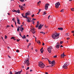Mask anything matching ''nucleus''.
I'll return each instance as SVG.
<instances>
[{"mask_svg":"<svg viewBox=\"0 0 74 74\" xmlns=\"http://www.w3.org/2000/svg\"><path fill=\"white\" fill-rule=\"evenodd\" d=\"M52 37L53 39H58L59 37V34L56 33L52 35Z\"/></svg>","mask_w":74,"mask_h":74,"instance_id":"obj_1","label":"nucleus"},{"mask_svg":"<svg viewBox=\"0 0 74 74\" xmlns=\"http://www.w3.org/2000/svg\"><path fill=\"white\" fill-rule=\"evenodd\" d=\"M38 66L41 68H44L45 65H44V64L42 62H39Z\"/></svg>","mask_w":74,"mask_h":74,"instance_id":"obj_2","label":"nucleus"},{"mask_svg":"<svg viewBox=\"0 0 74 74\" xmlns=\"http://www.w3.org/2000/svg\"><path fill=\"white\" fill-rule=\"evenodd\" d=\"M26 64L27 66H29V65H30V63L29 62V59L25 60L23 64Z\"/></svg>","mask_w":74,"mask_h":74,"instance_id":"obj_3","label":"nucleus"},{"mask_svg":"<svg viewBox=\"0 0 74 74\" xmlns=\"http://www.w3.org/2000/svg\"><path fill=\"white\" fill-rule=\"evenodd\" d=\"M69 65V63L68 62L64 64L63 66V69H67V66Z\"/></svg>","mask_w":74,"mask_h":74,"instance_id":"obj_4","label":"nucleus"},{"mask_svg":"<svg viewBox=\"0 0 74 74\" xmlns=\"http://www.w3.org/2000/svg\"><path fill=\"white\" fill-rule=\"evenodd\" d=\"M52 49V47L51 46L49 47L47 49V50L49 53H51V49Z\"/></svg>","mask_w":74,"mask_h":74,"instance_id":"obj_5","label":"nucleus"},{"mask_svg":"<svg viewBox=\"0 0 74 74\" xmlns=\"http://www.w3.org/2000/svg\"><path fill=\"white\" fill-rule=\"evenodd\" d=\"M60 5V3L59 2L56 3L55 4L56 8H59V5Z\"/></svg>","mask_w":74,"mask_h":74,"instance_id":"obj_6","label":"nucleus"},{"mask_svg":"<svg viewBox=\"0 0 74 74\" xmlns=\"http://www.w3.org/2000/svg\"><path fill=\"white\" fill-rule=\"evenodd\" d=\"M48 6H49V5L48 3H47L45 5V9L46 10H48Z\"/></svg>","mask_w":74,"mask_h":74,"instance_id":"obj_7","label":"nucleus"},{"mask_svg":"<svg viewBox=\"0 0 74 74\" xmlns=\"http://www.w3.org/2000/svg\"><path fill=\"white\" fill-rule=\"evenodd\" d=\"M44 26V25H41V24H40L39 25L38 29H41L42 28V26Z\"/></svg>","mask_w":74,"mask_h":74,"instance_id":"obj_8","label":"nucleus"},{"mask_svg":"<svg viewBox=\"0 0 74 74\" xmlns=\"http://www.w3.org/2000/svg\"><path fill=\"white\" fill-rule=\"evenodd\" d=\"M31 30L32 33L33 34H35L36 32H35V30L34 29H32Z\"/></svg>","mask_w":74,"mask_h":74,"instance_id":"obj_9","label":"nucleus"},{"mask_svg":"<svg viewBox=\"0 0 74 74\" xmlns=\"http://www.w3.org/2000/svg\"><path fill=\"white\" fill-rule=\"evenodd\" d=\"M12 11H13V12H15L16 13H18V14H19V13H20V11H19V10H17L16 11V10H14V11L12 10Z\"/></svg>","mask_w":74,"mask_h":74,"instance_id":"obj_10","label":"nucleus"},{"mask_svg":"<svg viewBox=\"0 0 74 74\" xmlns=\"http://www.w3.org/2000/svg\"><path fill=\"white\" fill-rule=\"evenodd\" d=\"M42 59H46L48 60L49 62V64H52V62H51V61H50V60H49V59H48L47 58H42Z\"/></svg>","mask_w":74,"mask_h":74,"instance_id":"obj_11","label":"nucleus"},{"mask_svg":"<svg viewBox=\"0 0 74 74\" xmlns=\"http://www.w3.org/2000/svg\"><path fill=\"white\" fill-rule=\"evenodd\" d=\"M21 72H22V71L17 72L16 73H14V74H20Z\"/></svg>","mask_w":74,"mask_h":74,"instance_id":"obj_12","label":"nucleus"},{"mask_svg":"<svg viewBox=\"0 0 74 74\" xmlns=\"http://www.w3.org/2000/svg\"><path fill=\"white\" fill-rule=\"evenodd\" d=\"M40 51H41V52L42 53L44 51V50H43V48H42L40 49Z\"/></svg>","mask_w":74,"mask_h":74,"instance_id":"obj_13","label":"nucleus"},{"mask_svg":"<svg viewBox=\"0 0 74 74\" xmlns=\"http://www.w3.org/2000/svg\"><path fill=\"white\" fill-rule=\"evenodd\" d=\"M40 51H41V52L42 53L44 51V50H43V48H42L40 49Z\"/></svg>","mask_w":74,"mask_h":74,"instance_id":"obj_14","label":"nucleus"},{"mask_svg":"<svg viewBox=\"0 0 74 74\" xmlns=\"http://www.w3.org/2000/svg\"><path fill=\"white\" fill-rule=\"evenodd\" d=\"M66 56V55H63L62 54L61 55V58H64V56Z\"/></svg>","mask_w":74,"mask_h":74,"instance_id":"obj_15","label":"nucleus"},{"mask_svg":"<svg viewBox=\"0 0 74 74\" xmlns=\"http://www.w3.org/2000/svg\"><path fill=\"white\" fill-rule=\"evenodd\" d=\"M59 47H60V45H57L56 46V48H57L58 49V48H59Z\"/></svg>","mask_w":74,"mask_h":74,"instance_id":"obj_16","label":"nucleus"},{"mask_svg":"<svg viewBox=\"0 0 74 74\" xmlns=\"http://www.w3.org/2000/svg\"><path fill=\"white\" fill-rule=\"evenodd\" d=\"M17 21H18L17 22V23L18 24H19V25H20L21 24V23H20L19 22H20V21H19V20L17 19Z\"/></svg>","mask_w":74,"mask_h":74,"instance_id":"obj_17","label":"nucleus"},{"mask_svg":"<svg viewBox=\"0 0 74 74\" xmlns=\"http://www.w3.org/2000/svg\"><path fill=\"white\" fill-rule=\"evenodd\" d=\"M20 30L21 32H22L23 31V30H24V29H23V28L21 27V28L20 29Z\"/></svg>","mask_w":74,"mask_h":74,"instance_id":"obj_18","label":"nucleus"},{"mask_svg":"<svg viewBox=\"0 0 74 74\" xmlns=\"http://www.w3.org/2000/svg\"><path fill=\"white\" fill-rule=\"evenodd\" d=\"M58 30H63V28H58Z\"/></svg>","mask_w":74,"mask_h":74,"instance_id":"obj_19","label":"nucleus"},{"mask_svg":"<svg viewBox=\"0 0 74 74\" xmlns=\"http://www.w3.org/2000/svg\"><path fill=\"white\" fill-rule=\"evenodd\" d=\"M11 39H13L14 40H16V39L14 37H12Z\"/></svg>","mask_w":74,"mask_h":74,"instance_id":"obj_20","label":"nucleus"},{"mask_svg":"<svg viewBox=\"0 0 74 74\" xmlns=\"http://www.w3.org/2000/svg\"><path fill=\"white\" fill-rule=\"evenodd\" d=\"M29 13H28V12H27L25 14V15L27 17V15H29Z\"/></svg>","mask_w":74,"mask_h":74,"instance_id":"obj_21","label":"nucleus"},{"mask_svg":"<svg viewBox=\"0 0 74 74\" xmlns=\"http://www.w3.org/2000/svg\"><path fill=\"white\" fill-rule=\"evenodd\" d=\"M23 18H26L27 19H29V18H28L25 15V16H24L23 17Z\"/></svg>","mask_w":74,"mask_h":74,"instance_id":"obj_22","label":"nucleus"},{"mask_svg":"<svg viewBox=\"0 0 74 74\" xmlns=\"http://www.w3.org/2000/svg\"><path fill=\"white\" fill-rule=\"evenodd\" d=\"M39 26V24H37L36 26V27H38Z\"/></svg>","mask_w":74,"mask_h":74,"instance_id":"obj_23","label":"nucleus"},{"mask_svg":"<svg viewBox=\"0 0 74 74\" xmlns=\"http://www.w3.org/2000/svg\"><path fill=\"white\" fill-rule=\"evenodd\" d=\"M55 63V61H53L51 62V64H53Z\"/></svg>","mask_w":74,"mask_h":74,"instance_id":"obj_24","label":"nucleus"},{"mask_svg":"<svg viewBox=\"0 0 74 74\" xmlns=\"http://www.w3.org/2000/svg\"><path fill=\"white\" fill-rule=\"evenodd\" d=\"M40 33H42V34H45V32H40Z\"/></svg>","mask_w":74,"mask_h":74,"instance_id":"obj_25","label":"nucleus"},{"mask_svg":"<svg viewBox=\"0 0 74 74\" xmlns=\"http://www.w3.org/2000/svg\"><path fill=\"white\" fill-rule=\"evenodd\" d=\"M23 38H25H25H26V36H25V35H24L23 36Z\"/></svg>","mask_w":74,"mask_h":74,"instance_id":"obj_26","label":"nucleus"},{"mask_svg":"<svg viewBox=\"0 0 74 74\" xmlns=\"http://www.w3.org/2000/svg\"><path fill=\"white\" fill-rule=\"evenodd\" d=\"M37 43H38V44H39V43H40V44L41 43V42H40V40L37 41Z\"/></svg>","mask_w":74,"mask_h":74,"instance_id":"obj_27","label":"nucleus"},{"mask_svg":"<svg viewBox=\"0 0 74 74\" xmlns=\"http://www.w3.org/2000/svg\"><path fill=\"white\" fill-rule=\"evenodd\" d=\"M28 19L27 20V22H30V21L29 20V18H28Z\"/></svg>","mask_w":74,"mask_h":74,"instance_id":"obj_28","label":"nucleus"},{"mask_svg":"<svg viewBox=\"0 0 74 74\" xmlns=\"http://www.w3.org/2000/svg\"><path fill=\"white\" fill-rule=\"evenodd\" d=\"M41 3V1H39V2H38V4H39L40 5V3Z\"/></svg>","mask_w":74,"mask_h":74,"instance_id":"obj_29","label":"nucleus"},{"mask_svg":"<svg viewBox=\"0 0 74 74\" xmlns=\"http://www.w3.org/2000/svg\"><path fill=\"white\" fill-rule=\"evenodd\" d=\"M71 11H74V8H71Z\"/></svg>","mask_w":74,"mask_h":74,"instance_id":"obj_30","label":"nucleus"},{"mask_svg":"<svg viewBox=\"0 0 74 74\" xmlns=\"http://www.w3.org/2000/svg\"><path fill=\"white\" fill-rule=\"evenodd\" d=\"M64 12V9H62L60 11V12Z\"/></svg>","mask_w":74,"mask_h":74,"instance_id":"obj_31","label":"nucleus"},{"mask_svg":"<svg viewBox=\"0 0 74 74\" xmlns=\"http://www.w3.org/2000/svg\"><path fill=\"white\" fill-rule=\"evenodd\" d=\"M16 52H18V53L19 52V50H18V49L16 50Z\"/></svg>","mask_w":74,"mask_h":74,"instance_id":"obj_32","label":"nucleus"},{"mask_svg":"<svg viewBox=\"0 0 74 74\" xmlns=\"http://www.w3.org/2000/svg\"><path fill=\"white\" fill-rule=\"evenodd\" d=\"M7 36H6L5 35V39H7Z\"/></svg>","mask_w":74,"mask_h":74,"instance_id":"obj_33","label":"nucleus"},{"mask_svg":"<svg viewBox=\"0 0 74 74\" xmlns=\"http://www.w3.org/2000/svg\"><path fill=\"white\" fill-rule=\"evenodd\" d=\"M20 1H21V2H23L24 1V0H19Z\"/></svg>","mask_w":74,"mask_h":74,"instance_id":"obj_34","label":"nucleus"},{"mask_svg":"<svg viewBox=\"0 0 74 74\" xmlns=\"http://www.w3.org/2000/svg\"><path fill=\"white\" fill-rule=\"evenodd\" d=\"M53 58H57V55H56L55 56H53Z\"/></svg>","mask_w":74,"mask_h":74,"instance_id":"obj_35","label":"nucleus"},{"mask_svg":"<svg viewBox=\"0 0 74 74\" xmlns=\"http://www.w3.org/2000/svg\"><path fill=\"white\" fill-rule=\"evenodd\" d=\"M36 19L34 18H32V21H36Z\"/></svg>","mask_w":74,"mask_h":74,"instance_id":"obj_36","label":"nucleus"},{"mask_svg":"<svg viewBox=\"0 0 74 74\" xmlns=\"http://www.w3.org/2000/svg\"><path fill=\"white\" fill-rule=\"evenodd\" d=\"M69 34L67 33V34H66V35L67 36H69Z\"/></svg>","mask_w":74,"mask_h":74,"instance_id":"obj_37","label":"nucleus"},{"mask_svg":"<svg viewBox=\"0 0 74 74\" xmlns=\"http://www.w3.org/2000/svg\"><path fill=\"white\" fill-rule=\"evenodd\" d=\"M44 15H45V14H47V13H46V12H44Z\"/></svg>","mask_w":74,"mask_h":74,"instance_id":"obj_38","label":"nucleus"},{"mask_svg":"<svg viewBox=\"0 0 74 74\" xmlns=\"http://www.w3.org/2000/svg\"><path fill=\"white\" fill-rule=\"evenodd\" d=\"M39 23H40V22L39 21H38L37 22V24H38V25H39Z\"/></svg>","mask_w":74,"mask_h":74,"instance_id":"obj_39","label":"nucleus"},{"mask_svg":"<svg viewBox=\"0 0 74 74\" xmlns=\"http://www.w3.org/2000/svg\"><path fill=\"white\" fill-rule=\"evenodd\" d=\"M21 40H20V39H19H19H17V42H19V41H20Z\"/></svg>","mask_w":74,"mask_h":74,"instance_id":"obj_40","label":"nucleus"},{"mask_svg":"<svg viewBox=\"0 0 74 74\" xmlns=\"http://www.w3.org/2000/svg\"><path fill=\"white\" fill-rule=\"evenodd\" d=\"M13 74L12 73V72L10 71V74Z\"/></svg>","mask_w":74,"mask_h":74,"instance_id":"obj_41","label":"nucleus"},{"mask_svg":"<svg viewBox=\"0 0 74 74\" xmlns=\"http://www.w3.org/2000/svg\"><path fill=\"white\" fill-rule=\"evenodd\" d=\"M59 45V43L58 42L57 43V45Z\"/></svg>","mask_w":74,"mask_h":74,"instance_id":"obj_42","label":"nucleus"},{"mask_svg":"<svg viewBox=\"0 0 74 74\" xmlns=\"http://www.w3.org/2000/svg\"><path fill=\"white\" fill-rule=\"evenodd\" d=\"M30 45H31V43H30L29 44V45H28V48H29V47L30 46Z\"/></svg>","mask_w":74,"mask_h":74,"instance_id":"obj_43","label":"nucleus"},{"mask_svg":"<svg viewBox=\"0 0 74 74\" xmlns=\"http://www.w3.org/2000/svg\"><path fill=\"white\" fill-rule=\"evenodd\" d=\"M32 16V18H33V17L34 16V14H33V15Z\"/></svg>","mask_w":74,"mask_h":74,"instance_id":"obj_44","label":"nucleus"},{"mask_svg":"<svg viewBox=\"0 0 74 74\" xmlns=\"http://www.w3.org/2000/svg\"><path fill=\"white\" fill-rule=\"evenodd\" d=\"M19 30V28H18L17 29V32H18Z\"/></svg>","mask_w":74,"mask_h":74,"instance_id":"obj_45","label":"nucleus"},{"mask_svg":"<svg viewBox=\"0 0 74 74\" xmlns=\"http://www.w3.org/2000/svg\"><path fill=\"white\" fill-rule=\"evenodd\" d=\"M10 27V26L8 25H7V26H6V27Z\"/></svg>","mask_w":74,"mask_h":74,"instance_id":"obj_46","label":"nucleus"},{"mask_svg":"<svg viewBox=\"0 0 74 74\" xmlns=\"http://www.w3.org/2000/svg\"><path fill=\"white\" fill-rule=\"evenodd\" d=\"M62 42H63L61 41L60 42V44H62Z\"/></svg>","mask_w":74,"mask_h":74,"instance_id":"obj_47","label":"nucleus"},{"mask_svg":"<svg viewBox=\"0 0 74 74\" xmlns=\"http://www.w3.org/2000/svg\"><path fill=\"white\" fill-rule=\"evenodd\" d=\"M29 67H28L27 68L26 70H29Z\"/></svg>","mask_w":74,"mask_h":74,"instance_id":"obj_48","label":"nucleus"},{"mask_svg":"<svg viewBox=\"0 0 74 74\" xmlns=\"http://www.w3.org/2000/svg\"><path fill=\"white\" fill-rule=\"evenodd\" d=\"M13 22H16V21H15V20L14 19V20H13Z\"/></svg>","mask_w":74,"mask_h":74,"instance_id":"obj_49","label":"nucleus"},{"mask_svg":"<svg viewBox=\"0 0 74 74\" xmlns=\"http://www.w3.org/2000/svg\"><path fill=\"white\" fill-rule=\"evenodd\" d=\"M50 16H49L48 17V19H49V18H50Z\"/></svg>","mask_w":74,"mask_h":74,"instance_id":"obj_50","label":"nucleus"},{"mask_svg":"<svg viewBox=\"0 0 74 74\" xmlns=\"http://www.w3.org/2000/svg\"><path fill=\"white\" fill-rule=\"evenodd\" d=\"M15 19V18H13L12 19V21H14V19Z\"/></svg>","mask_w":74,"mask_h":74,"instance_id":"obj_51","label":"nucleus"},{"mask_svg":"<svg viewBox=\"0 0 74 74\" xmlns=\"http://www.w3.org/2000/svg\"><path fill=\"white\" fill-rule=\"evenodd\" d=\"M32 23H33V24H34V23H35L34 21H32Z\"/></svg>","mask_w":74,"mask_h":74,"instance_id":"obj_52","label":"nucleus"},{"mask_svg":"<svg viewBox=\"0 0 74 74\" xmlns=\"http://www.w3.org/2000/svg\"><path fill=\"white\" fill-rule=\"evenodd\" d=\"M8 57L9 58H11V56H8Z\"/></svg>","mask_w":74,"mask_h":74,"instance_id":"obj_53","label":"nucleus"},{"mask_svg":"<svg viewBox=\"0 0 74 74\" xmlns=\"http://www.w3.org/2000/svg\"><path fill=\"white\" fill-rule=\"evenodd\" d=\"M71 32L72 33H74V31H71Z\"/></svg>","mask_w":74,"mask_h":74,"instance_id":"obj_54","label":"nucleus"},{"mask_svg":"<svg viewBox=\"0 0 74 74\" xmlns=\"http://www.w3.org/2000/svg\"><path fill=\"white\" fill-rule=\"evenodd\" d=\"M19 35L20 36H21V32H20V34Z\"/></svg>","mask_w":74,"mask_h":74,"instance_id":"obj_55","label":"nucleus"},{"mask_svg":"<svg viewBox=\"0 0 74 74\" xmlns=\"http://www.w3.org/2000/svg\"><path fill=\"white\" fill-rule=\"evenodd\" d=\"M42 45H43V46L44 45V42H43Z\"/></svg>","mask_w":74,"mask_h":74,"instance_id":"obj_56","label":"nucleus"},{"mask_svg":"<svg viewBox=\"0 0 74 74\" xmlns=\"http://www.w3.org/2000/svg\"><path fill=\"white\" fill-rule=\"evenodd\" d=\"M21 14L22 15V16H23V17L24 16H23V14Z\"/></svg>","mask_w":74,"mask_h":74,"instance_id":"obj_57","label":"nucleus"},{"mask_svg":"<svg viewBox=\"0 0 74 74\" xmlns=\"http://www.w3.org/2000/svg\"><path fill=\"white\" fill-rule=\"evenodd\" d=\"M41 9H39V12H40V11H41Z\"/></svg>","mask_w":74,"mask_h":74,"instance_id":"obj_58","label":"nucleus"},{"mask_svg":"<svg viewBox=\"0 0 74 74\" xmlns=\"http://www.w3.org/2000/svg\"><path fill=\"white\" fill-rule=\"evenodd\" d=\"M63 46H62V45H61L60 46V48H61V47H63Z\"/></svg>","mask_w":74,"mask_h":74,"instance_id":"obj_59","label":"nucleus"},{"mask_svg":"<svg viewBox=\"0 0 74 74\" xmlns=\"http://www.w3.org/2000/svg\"><path fill=\"white\" fill-rule=\"evenodd\" d=\"M8 15H10V13H8Z\"/></svg>","mask_w":74,"mask_h":74,"instance_id":"obj_60","label":"nucleus"},{"mask_svg":"<svg viewBox=\"0 0 74 74\" xmlns=\"http://www.w3.org/2000/svg\"><path fill=\"white\" fill-rule=\"evenodd\" d=\"M53 66V65H51V66H50V67H52V66Z\"/></svg>","mask_w":74,"mask_h":74,"instance_id":"obj_61","label":"nucleus"},{"mask_svg":"<svg viewBox=\"0 0 74 74\" xmlns=\"http://www.w3.org/2000/svg\"><path fill=\"white\" fill-rule=\"evenodd\" d=\"M67 40H69V39H70V38H67V39H66Z\"/></svg>","mask_w":74,"mask_h":74,"instance_id":"obj_62","label":"nucleus"},{"mask_svg":"<svg viewBox=\"0 0 74 74\" xmlns=\"http://www.w3.org/2000/svg\"><path fill=\"white\" fill-rule=\"evenodd\" d=\"M45 74H48V72H45Z\"/></svg>","mask_w":74,"mask_h":74,"instance_id":"obj_63","label":"nucleus"},{"mask_svg":"<svg viewBox=\"0 0 74 74\" xmlns=\"http://www.w3.org/2000/svg\"><path fill=\"white\" fill-rule=\"evenodd\" d=\"M37 49H35V51H36V52H37Z\"/></svg>","mask_w":74,"mask_h":74,"instance_id":"obj_64","label":"nucleus"}]
</instances>
